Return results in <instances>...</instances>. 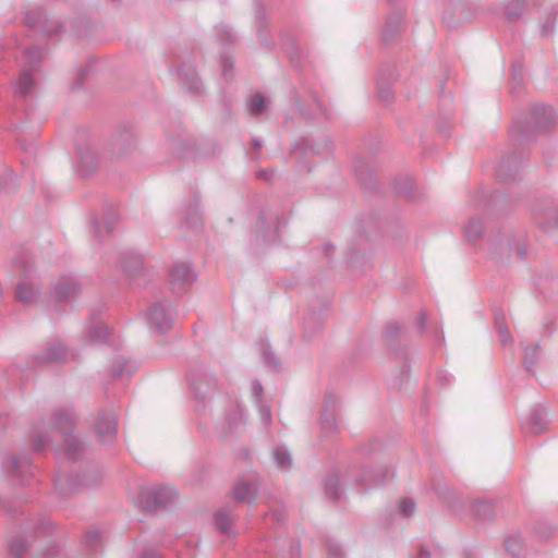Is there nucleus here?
Returning <instances> with one entry per match:
<instances>
[{
    "label": "nucleus",
    "mask_w": 558,
    "mask_h": 558,
    "mask_svg": "<svg viewBox=\"0 0 558 558\" xmlns=\"http://www.w3.org/2000/svg\"><path fill=\"white\" fill-rule=\"evenodd\" d=\"M75 422L76 416L72 407L56 409L51 415L53 428L45 429L44 426H38L33 432L32 450L36 452L46 450L52 442V434L59 432L63 438V446L57 449L58 456L70 462L80 461L86 452V446L76 435H73Z\"/></svg>",
    "instance_id": "1"
},
{
    "label": "nucleus",
    "mask_w": 558,
    "mask_h": 558,
    "mask_svg": "<svg viewBox=\"0 0 558 558\" xmlns=\"http://www.w3.org/2000/svg\"><path fill=\"white\" fill-rule=\"evenodd\" d=\"M47 54L46 50L38 46H17L14 57L21 68L20 76L14 83V93L21 97H27L33 94L36 86L34 77L40 62Z\"/></svg>",
    "instance_id": "2"
},
{
    "label": "nucleus",
    "mask_w": 558,
    "mask_h": 558,
    "mask_svg": "<svg viewBox=\"0 0 558 558\" xmlns=\"http://www.w3.org/2000/svg\"><path fill=\"white\" fill-rule=\"evenodd\" d=\"M556 123V112L551 106L536 105L532 108L530 118L524 125L515 122L511 135L518 138L529 137L537 132L550 129Z\"/></svg>",
    "instance_id": "3"
},
{
    "label": "nucleus",
    "mask_w": 558,
    "mask_h": 558,
    "mask_svg": "<svg viewBox=\"0 0 558 558\" xmlns=\"http://www.w3.org/2000/svg\"><path fill=\"white\" fill-rule=\"evenodd\" d=\"M14 267L21 276L16 286V299L27 306L35 304L40 287L32 264L25 257H19L14 260Z\"/></svg>",
    "instance_id": "4"
},
{
    "label": "nucleus",
    "mask_w": 558,
    "mask_h": 558,
    "mask_svg": "<svg viewBox=\"0 0 558 558\" xmlns=\"http://www.w3.org/2000/svg\"><path fill=\"white\" fill-rule=\"evenodd\" d=\"M98 472H86L81 476L60 473L54 478V487L59 495L65 497L78 492L83 487H93L98 484Z\"/></svg>",
    "instance_id": "5"
},
{
    "label": "nucleus",
    "mask_w": 558,
    "mask_h": 558,
    "mask_svg": "<svg viewBox=\"0 0 558 558\" xmlns=\"http://www.w3.org/2000/svg\"><path fill=\"white\" fill-rule=\"evenodd\" d=\"M118 266L129 281V284L142 287L146 283L147 270L140 254L134 251L122 252Z\"/></svg>",
    "instance_id": "6"
},
{
    "label": "nucleus",
    "mask_w": 558,
    "mask_h": 558,
    "mask_svg": "<svg viewBox=\"0 0 558 558\" xmlns=\"http://www.w3.org/2000/svg\"><path fill=\"white\" fill-rule=\"evenodd\" d=\"M177 495L170 486L156 485L141 489L137 501L143 509L153 511L171 504Z\"/></svg>",
    "instance_id": "7"
},
{
    "label": "nucleus",
    "mask_w": 558,
    "mask_h": 558,
    "mask_svg": "<svg viewBox=\"0 0 558 558\" xmlns=\"http://www.w3.org/2000/svg\"><path fill=\"white\" fill-rule=\"evenodd\" d=\"M332 150V143L329 140L319 142L308 141L307 138L299 140L292 148V157L300 165V169L311 170L307 167V159L314 155L328 154Z\"/></svg>",
    "instance_id": "8"
},
{
    "label": "nucleus",
    "mask_w": 558,
    "mask_h": 558,
    "mask_svg": "<svg viewBox=\"0 0 558 558\" xmlns=\"http://www.w3.org/2000/svg\"><path fill=\"white\" fill-rule=\"evenodd\" d=\"M145 318L150 331L158 335L168 332L173 325L171 304L168 301L151 304L145 314Z\"/></svg>",
    "instance_id": "9"
},
{
    "label": "nucleus",
    "mask_w": 558,
    "mask_h": 558,
    "mask_svg": "<svg viewBox=\"0 0 558 558\" xmlns=\"http://www.w3.org/2000/svg\"><path fill=\"white\" fill-rule=\"evenodd\" d=\"M196 280V272L189 263L177 262L169 274V284L173 294L182 295Z\"/></svg>",
    "instance_id": "10"
},
{
    "label": "nucleus",
    "mask_w": 558,
    "mask_h": 558,
    "mask_svg": "<svg viewBox=\"0 0 558 558\" xmlns=\"http://www.w3.org/2000/svg\"><path fill=\"white\" fill-rule=\"evenodd\" d=\"M94 432L101 444H111L118 435V418L112 409L100 410L94 422Z\"/></svg>",
    "instance_id": "11"
},
{
    "label": "nucleus",
    "mask_w": 558,
    "mask_h": 558,
    "mask_svg": "<svg viewBox=\"0 0 558 558\" xmlns=\"http://www.w3.org/2000/svg\"><path fill=\"white\" fill-rule=\"evenodd\" d=\"M25 22L33 32H39L46 37H50L62 28L58 21H50L46 17L41 8H34L25 13Z\"/></svg>",
    "instance_id": "12"
},
{
    "label": "nucleus",
    "mask_w": 558,
    "mask_h": 558,
    "mask_svg": "<svg viewBox=\"0 0 558 558\" xmlns=\"http://www.w3.org/2000/svg\"><path fill=\"white\" fill-rule=\"evenodd\" d=\"M75 357L76 353L73 350L65 348L62 342L57 340L48 345L44 354L33 356L29 364L31 366H40L46 363L69 361Z\"/></svg>",
    "instance_id": "13"
},
{
    "label": "nucleus",
    "mask_w": 558,
    "mask_h": 558,
    "mask_svg": "<svg viewBox=\"0 0 558 558\" xmlns=\"http://www.w3.org/2000/svg\"><path fill=\"white\" fill-rule=\"evenodd\" d=\"M395 472L388 468L363 469L356 476L355 483L361 490H367L371 487L381 485L389 481Z\"/></svg>",
    "instance_id": "14"
},
{
    "label": "nucleus",
    "mask_w": 558,
    "mask_h": 558,
    "mask_svg": "<svg viewBox=\"0 0 558 558\" xmlns=\"http://www.w3.org/2000/svg\"><path fill=\"white\" fill-rule=\"evenodd\" d=\"M175 72L178 82L187 93L192 95L202 94L203 83L192 63H184Z\"/></svg>",
    "instance_id": "15"
},
{
    "label": "nucleus",
    "mask_w": 558,
    "mask_h": 558,
    "mask_svg": "<svg viewBox=\"0 0 558 558\" xmlns=\"http://www.w3.org/2000/svg\"><path fill=\"white\" fill-rule=\"evenodd\" d=\"M4 469L10 475L21 478L22 485H29L27 478L33 475V466L28 458L12 456L4 463Z\"/></svg>",
    "instance_id": "16"
},
{
    "label": "nucleus",
    "mask_w": 558,
    "mask_h": 558,
    "mask_svg": "<svg viewBox=\"0 0 558 558\" xmlns=\"http://www.w3.org/2000/svg\"><path fill=\"white\" fill-rule=\"evenodd\" d=\"M191 386L196 399L205 400L217 388L216 378L208 373H201L191 378Z\"/></svg>",
    "instance_id": "17"
},
{
    "label": "nucleus",
    "mask_w": 558,
    "mask_h": 558,
    "mask_svg": "<svg viewBox=\"0 0 558 558\" xmlns=\"http://www.w3.org/2000/svg\"><path fill=\"white\" fill-rule=\"evenodd\" d=\"M98 166V156L94 148L86 146L78 149V160L76 170L80 175L88 177L93 174Z\"/></svg>",
    "instance_id": "18"
},
{
    "label": "nucleus",
    "mask_w": 558,
    "mask_h": 558,
    "mask_svg": "<svg viewBox=\"0 0 558 558\" xmlns=\"http://www.w3.org/2000/svg\"><path fill=\"white\" fill-rule=\"evenodd\" d=\"M522 427L530 429L535 435L544 433L547 428L546 409L541 405L534 407L529 417L522 422Z\"/></svg>",
    "instance_id": "19"
},
{
    "label": "nucleus",
    "mask_w": 558,
    "mask_h": 558,
    "mask_svg": "<svg viewBox=\"0 0 558 558\" xmlns=\"http://www.w3.org/2000/svg\"><path fill=\"white\" fill-rule=\"evenodd\" d=\"M234 497L238 501L253 504L257 497V484L254 478H241L234 485L233 488Z\"/></svg>",
    "instance_id": "20"
},
{
    "label": "nucleus",
    "mask_w": 558,
    "mask_h": 558,
    "mask_svg": "<svg viewBox=\"0 0 558 558\" xmlns=\"http://www.w3.org/2000/svg\"><path fill=\"white\" fill-rule=\"evenodd\" d=\"M54 294L59 301H66L76 295L80 284L76 278L62 276L54 284Z\"/></svg>",
    "instance_id": "21"
},
{
    "label": "nucleus",
    "mask_w": 558,
    "mask_h": 558,
    "mask_svg": "<svg viewBox=\"0 0 558 558\" xmlns=\"http://www.w3.org/2000/svg\"><path fill=\"white\" fill-rule=\"evenodd\" d=\"M260 223L263 229V239L268 242H275L280 228L284 225L281 218L269 215L265 211L260 214Z\"/></svg>",
    "instance_id": "22"
},
{
    "label": "nucleus",
    "mask_w": 558,
    "mask_h": 558,
    "mask_svg": "<svg viewBox=\"0 0 558 558\" xmlns=\"http://www.w3.org/2000/svg\"><path fill=\"white\" fill-rule=\"evenodd\" d=\"M353 172L359 180L360 184L367 189L374 190L376 186V179L368 165L365 163L361 158H356L352 162Z\"/></svg>",
    "instance_id": "23"
},
{
    "label": "nucleus",
    "mask_w": 558,
    "mask_h": 558,
    "mask_svg": "<svg viewBox=\"0 0 558 558\" xmlns=\"http://www.w3.org/2000/svg\"><path fill=\"white\" fill-rule=\"evenodd\" d=\"M519 171V162L517 157L508 156L502 159L497 167L496 174L497 178L502 182H511L515 179Z\"/></svg>",
    "instance_id": "24"
},
{
    "label": "nucleus",
    "mask_w": 558,
    "mask_h": 558,
    "mask_svg": "<svg viewBox=\"0 0 558 558\" xmlns=\"http://www.w3.org/2000/svg\"><path fill=\"white\" fill-rule=\"evenodd\" d=\"M85 333L93 343H106L110 331L102 322L93 319L86 325Z\"/></svg>",
    "instance_id": "25"
},
{
    "label": "nucleus",
    "mask_w": 558,
    "mask_h": 558,
    "mask_svg": "<svg viewBox=\"0 0 558 558\" xmlns=\"http://www.w3.org/2000/svg\"><path fill=\"white\" fill-rule=\"evenodd\" d=\"M252 395L255 398L256 407L262 423L265 426L269 425L271 422V412L270 409L262 400L263 386L258 380H255L252 385Z\"/></svg>",
    "instance_id": "26"
},
{
    "label": "nucleus",
    "mask_w": 558,
    "mask_h": 558,
    "mask_svg": "<svg viewBox=\"0 0 558 558\" xmlns=\"http://www.w3.org/2000/svg\"><path fill=\"white\" fill-rule=\"evenodd\" d=\"M136 371V364L124 356H118L111 367L113 377L116 378H130Z\"/></svg>",
    "instance_id": "27"
},
{
    "label": "nucleus",
    "mask_w": 558,
    "mask_h": 558,
    "mask_svg": "<svg viewBox=\"0 0 558 558\" xmlns=\"http://www.w3.org/2000/svg\"><path fill=\"white\" fill-rule=\"evenodd\" d=\"M535 223L549 233H558V217L556 213H537L534 215Z\"/></svg>",
    "instance_id": "28"
},
{
    "label": "nucleus",
    "mask_w": 558,
    "mask_h": 558,
    "mask_svg": "<svg viewBox=\"0 0 558 558\" xmlns=\"http://www.w3.org/2000/svg\"><path fill=\"white\" fill-rule=\"evenodd\" d=\"M525 545L521 533H511L505 538V550L512 557H520Z\"/></svg>",
    "instance_id": "29"
},
{
    "label": "nucleus",
    "mask_w": 558,
    "mask_h": 558,
    "mask_svg": "<svg viewBox=\"0 0 558 558\" xmlns=\"http://www.w3.org/2000/svg\"><path fill=\"white\" fill-rule=\"evenodd\" d=\"M272 458L277 468L283 472L292 468V457L284 446H277L272 450Z\"/></svg>",
    "instance_id": "30"
},
{
    "label": "nucleus",
    "mask_w": 558,
    "mask_h": 558,
    "mask_svg": "<svg viewBox=\"0 0 558 558\" xmlns=\"http://www.w3.org/2000/svg\"><path fill=\"white\" fill-rule=\"evenodd\" d=\"M402 21V14L399 12L393 13L388 17L383 31V37L385 41H390L393 38V36L401 27Z\"/></svg>",
    "instance_id": "31"
},
{
    "label": "nucleus",
    "mask_w": 558,
    "mask_h": 558,
    "mask_svg": "<svg viewBox=\"0 0 558 558\" xmlns=\"http://www.w3.org/2000/svg\"><path fill=\"white\" fill-rule=\"evenodd\" d=\"M471 512L478 520L490 519L495 513L494 504L487 500L476 501L472 505Z\"/></svg>",
    "instance_id": "32"
},
{
    "label": "nucleus",
    "mask_w": 558,
    "mask_h": 558,
    "mask_svg": "<svg viewBox=\"0 0 558 558\" xmlns=\"http://www.w3.org/2000/svg\"><path fill=\"white\" fill-rule=\"evenodd\" d=\"M324 490L329 499L333 501L340 499V480L337 474H331L326 478Z\"/></svg>",
    "instance_id": "33"
},
{
    "label": "nucleus",
    "mask_w": 558,
    "mask_h": 558,
    "mask_svg": "<svg viewBox=\"0 0 558 558\" xmlns=\"http://www.w3.org/2000/svg\"><path fill=\"white\" fill-rule=\"evenodd\" d=\"M320 427L323 433L328 436L336 434L338 430L336 417L328 409H325L322 413Z\"/></svg>",
    "instance_id": "34"
},
{
    "label": "nucleus",
    "mask_w": 558,
    "mask_h": 558,
    "mask_svg": "<svg viewBox=\"0 0 558 558\" xmlns=\"http://www.w3.org/2000/svg\"><path fill=\"white\" fill-rule=\"evenodd\" d=\"M483 233V222L477 218H472L464 228V234L468 241L475 242Z\"/></svg>",
    "instance_id": "35"
},
{
    "label": "nucleus",
    "mask_w": 558,
    "mask_h": 558,
    "mask_svg": "<svg viewBox=\"0 0 558 558\" xmlns=\"http://www.w3.org/2000/svg\"><path fill=\"white\" fill-rule=\"evenodd\" d=\"M393 189L399 195L410 196L413 190V179L410 175L397 178Z\"/></svg>",
    "instance_id": "36"
},
{
    "label": "nucleus",
    "mask_w": 558,
    "mask_h": 558,
    "mask_svg": "<svg viewBox=\"0 0 558 558\" xmlns=\"http://www.w3.org/2000/svg\"><path fill=\"white\" fill-rule=\"evenodd\" d=\"M538 354L539 348L537 344L524 348L523 363L527 372H533V368L538 359Z\"/></svg>",
    "instance_id": "37"
},
{
    "label": "nucleus",
    "mask_w": 558,
    "mask_h": 558,
    "mask_svg": "<svg viewBox=\"0 0 558 558\" xmlns=\"http://www.w3.org/2000/svg\"><path fill=\"white\" fill-rule=\"evenodd\" d=\"M215 525L222 534H232V520L226 512L218 511L215 514Z\"/></svg>",
    "instance_id": "38"
},
{
    "label": "nucleus",
    "mask_w": 558,
    "mask_h": 558,
    "mask_svg": "<svg viewBox=\"0 0 558 558\" xmlns=\"http://www.w3.org/2000/svg\"><path fill=\"white\" fill-rule=\"evenodd\" d=\"M495 326H496V330L498 332L501 343L504 345L507 343H511L512 338H511L508 327L506 326V324L504 322L502 315H499V314L495 315Z\"/></svg>",
    "instance_id": "39"
},
{
    "label": "nucleus",
    "mask_w": 558,
    "mask_h": 558,
    "mask_svg": "<svg viewBox=\"0 0 558 558\" xmlns=\"http://www.w3.org/2000/svg\"><path fill=\"white\" fill-rule=\"evenodd\" d=\"M228 428L223 430V434L232 433L233 429L238 428V426L244 421V413L241 407H238L235 410L230 412L227 416Z\"/></svg>",
    "instance_id": "40"
},
{
    "label": "nucleus",
    "mask_w": 558,
    "mask_h": 558,
    "mask_svg": "<svg viewBox=\"0 0 558 558\" xmlns=\"http://www.w3.org/2000/svg\"><path fill=\"white\" fill-rule=\"evenodd\" d=\"M527 7V0H515V7L512 8L510 4H507L504 8V14L508 21H514L520 15L523 9Z\"/></svg>",
    "instance_id": "41"
},
{
    "label": "nucleus",
    "mask_w": 558,
    "mask_h": 558,
    "mask_svg": "<svg viewBox=\"0 0 558 558\" xmlns=\"http://www.w3.org/2000/svg\"><path fill=\"white\" fill-rule=\"evenodd\" d=\"M28 544L23 538H15L9 545L10 554L13 558H25Z\"/></svg>",
    "instance_id": "42"
},
{
    "label": "nucleus",
    "mask_w": 558,
    "mask_h": 558,
    "mask_svg": "<svg viewBox=\"0 0 558 558\" xmlns=\"http://www.w3.org/2000/svg\"><path fill=\"white\" fill-rule=\"evenodd\" d=\"M266 107V99L260 94H255L250 101V112L252 116H260Z\"/></svg>",
    "instance_id": "43"
},
{
    "label": "nucleus",
    "mask_w": 558,
    "mask_h": 558,
    "mask_svg": "<svg viewBox=\"0 0 558 558\" xmlns=\"http://www.w3.org/2000/svg\"><path fill=\"white\" fill-rule=\"evenodd\" d=\"M202 223V218L199 216L198 206L195 204L190 208V211L186 214L185 219L183 221V226L186 228H196Z\"/></svg>",
    "instance_id": "44"
},
{
    "label": "nucleus",
    "mask_w": 558,
    "mask_h": 558,
    "mask_svg": "<svg viewBox=\"0 0 558 558\" xmlns=\"http://www.w3.org/2000/svg\"><path fill=\"white\" fill-rule=\"evenodd\" d=\"M84 543L89 548H97L101 544V534L98 530H88L84 536Z\"/></svg>",
    "instance_id": "45"
},
{
    "label": "nucleus",
    "mask_w": 558,
    "mask_h": 558,
    "mask_svg": "<svg viewBox=\"0 0 558 558\" xmlns=\"http://www.w3.org/2000/svg\"><path fill=\"white\" fill-rule=\"evenodd\" d=\"M216 33H217V39L220 40L221 43L231 44L234 40V35L232 33V29L228 25L220 24V25L216 26Z\"/></svg>",
    "instance_id": "46"
},
{
    "label": "nucleus",
    "mask_w": 558,
    "mask_h": 558,
    "mask_svg": "<svg viewBox=\"0 0 558 558\" xmlns=\"http://www.w3.org/2000/svg\"><path fill=\"white\" fill-rule=\"evenodd\" d=\"M377 95L383 102H389L392 99V90L389 85L385 84L381 78H377Z\"/></svg>",
    "instance_id": "47"
},
{
    "label": "nucleus",
    "mask_w": 558,
    "mask_h": 558,
    "mask_svg": "<svg viewBox=\"0 0 558 558\" xmlns=\"http://www.w3.org/2000/svg\"><path fill=\"white\" fill-rule=\"evenodd\" d=\"M416 505L410 498H404L399 505V510L403 517H411L415 511Z\"/></svg>",
    "instance_id": "48"
},
{
    "label": "nucleus",
    "mask_w": 558,
    "mask_h": 558,
    "mask_svg": "<svg viewBox=\"0 0 558 558\" xmlns=\"http://www.w3.org/2000/svg\"><path fill=\"white\" fill-rule=\"evenodd\" d=\"M263 361H264V363L270 365L275 369H277L279 367L278 359L275 356V354L269 349L263 350Z\"/></svg>",
    "instance_id": "49"
},
{
    "label": "nucleus",
    "mask_w": 558,
    "mask_h": 558,
    "mask_svg": "<svg viewBox=\"0 0 558 558\" xmlns=\"http://www.w3.org/2000/svg\"><path fill=\"white\" fill-rule=\"evenodd\" d=\"M89 70H90V64H85L84 66H82L78 72H77V80L80 82H75L73 84V88L74 89H78L81 87V82L89 74Z\"/></svg>",
    "instance_id": "50"
},
{
    "label": "nucleus",
    "mask_w": 558,
    "mask_h": 558,
    "mask_svg": "<svg viewBox=\"0 0 558 558\" xmlns=\"http://www.w3.org/2000/svg\"><path fill=\"white\" fill-rule=\"evenodd\" d=\"M401 331V327L398 323H390L385 331L388 338L397 337Z\"/></svg>",
    "instance_id": "51"
},
{
    "label": "nucleus",
    "mask_w": 558,
    "mask_h": 558,
    "mask_svg": "<svg viewBox=\"0 0 558 558\" xmlns=\"http://www.w3.org/2000/svg\"><path fill=\"white\" fill-rule=\"evenodd\" d=\"M453 377L451 374L447 372H439L437 375V381L440 386H446L451 384Z\"/></svg>",
    "instance_id": "52"
},
{
    "label": "nucleus",
    "mask_w": 558,
    "mask_h": 558,
    "mask_svg": "<svg viewBox=\"0 0 558 558\" xmlns=\"http://www.w3.org/2000/svg\"><path fill=\"white\" fill-rule=\"evenodd\" d=\"M415 326H416L417 332L423 333V331L425 330V327H426V314L424 312L420 313V315L415 322Z\"/></svg>",
    "instance_id": "53"
},
{
    "label": "nucleus",
    "mask_w": 558,
    "mask_h": 558,
    "mask_svg": "<svg viewBox=\"0 0 558 558\" xmlns=\"http://www.w3.org/2000/svg\"><path fill=\"white\" fill-rule=\"evenodd\" d=\"M328 553L333 557H341L342 555V547L340 544L337 543H329L328 544Z\"/></svg>",
    "instance_id": "54"
},
{
    "label": "nucleus",
    "mask_w": 558,
    "mask_h": 558,
    "mask_svg": "<svg viewBox=\"0 0 558 558\" xmlns=\"http://www.w3.org/2000/svg\"><path fill=\"white\" fill-rule=\"evenodd\" d=\"M51 523L47 520H41L40 525L35 530L36 535L45 534L48 530H50Z\"/></svg>",
    "instance_id": "55"
},
{
    "label": "nucleus",
    "mask_w": 558,
    "mask_h": 558,
    "mask_svg": "<svg viewBox=\"0 0 558 558\" xmlns=\"http://www.w3.org/2000/svg\"><path fill=\"white\" fill-rule=\"evenodd\" d=\"M1 506L8 514L15 517L17 513V509L11 506L10 501L8 500H1Z\"/></svg>",
    "instance_id": "56"
},
{
    "label": "nucleus",
    "mask_w": 558,
    "mask_h": 558,
    "mask_svg": "<svg viewBox=\"0 0 558 558\" xmlns=\"http://www.w3.org/2000/svg\"><path fill=\"white\" fill-rule=\"evenodd\" d=\"M553 533H554V527L553 526H546V531H544V532L541 529L539 530H535V534L541 539H547Z\"/></svg>",
    "instance_id": "57"
},
{
    "label": "nucleus",
    "mask_w": 558,
    "mask_h": 558,
    "mask_svg": "<svg viewBox=\"0 0 558 558\" xmlns=\"http://www.w3.org/2000/svg\"><path fill=\"white\" fill-rule=\"evenodd\" d=\"M233 66V63L231 60L229 59H223L222 60V63H221V68H222V75L227 78L228 75H229V70H231Z\"/></svg>",
    "instance_id": "58"
},
{
    "label": "nucleus",
    "mask_w": 558,
    "mask_h": 558,
    "mask_svg": "<svg viewBox=\"0 0 558 558\" xmlns=\"http://www.w3.org/2000/svg\"><path fill=\"white\" fill-rule=\"evenodd\" d=\"M270 517L275 518L277 520V522H280V523L284 522V520H286L284 512L283 511H279V510L272 511L270 514H267L266 518L268 519Z\"/></svg>",
    "instance_id": "59"
},
{
    "label": "nucleus",
    "mask_w": 558,
    "mask_h": 558,
    "mask_svg": "<svg viewBox=\"0 0 558 558\" xmlns=\"http://www.w3.org/2000/svg\"><path fill=\"white\" fill-rule=\"evenodd\" d=\"M511 81L517 84L520 83V81H521V70L520 69H518V68L513 69L512 74H511Z\"/></svg>",
    "instance_id": "60"
},
{
    "label": "nucleus",
    "mask_w": 558,
    "mask_h": 558,
    "mask_svg": "<svg viewBox=\"0 0 558 558\" xmlns=\"http://www.w3.org/2000/svg\"><path fill=\"white\" fill-rule=\"evenodd\" d=\"M517 253L520 258H524L526 256V247L524 245H519L517 247Z\"/></svg>",
    "instance_id": "61"
},
{
    "label": "nucleus",
    "mask_w": 558,
    "mask_h": 558,
    "mask_svg": "<svg viewBox=\"0 0 558 558\" xmlns=\"http://www.w3.org/2000/svg\"><path fill=\"white\" fill-rule=\"evenodd\" d=\"M142 558H160V555L156 551H145Z\"/></svg>",
    "instance_id": "62"
},
{
    "label": "nucleus",
    "mask_w": 558,
    "mask_h": 558,
    "mask_svg": "<svg viewBox=\"0 0 558 558\" xmlns=\"http://www.w3.org/2000/svg\"><path fill=\"white\" fill-rule=\"evenodd\" d=\"M430 553L428 549L422 547L418 553V558H429Z\"/></svg>",
    "instance_id": "63"
},
{
    "label": "nucleus",
    "mask_w": 558,
    "mask_h": 558,
    "mask_svg": "<svg viewBox=\"0 0 558 558\" xmlns=\"http://www.w3.org/2000/svg\"><path fill=\"white\" fill-rule=\"evenodd\" d=\"M542 31L545 36H548L553 31V26L549 23H546L543 25Z\"/></svg>",
    "instance_id": "64"
}]
</instances>
